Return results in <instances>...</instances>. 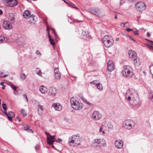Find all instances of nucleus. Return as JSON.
I'll list each match as a JSON object with an SVG mask.
<instances>
[{
  "label": "nucleus",
  "mask_w": 153,
  "mask_h": 153,
  "mask_svg": "<svg viewBox=\"0 0 153 153\" xmlns=\"http://www.w3.org/2000/svg\"><path fill=\"white\" fill-rule=\"evenodd\" d=\"M70 102L72 107L76 110L81 109L83 107V104L80 100L76 97H72L71 99Z\"/></svg>",
  "instance_id": "1"
},
{
  "label": "nucleus",
  "mask_w": 153,
  "mask_h": 153,
  "mask_svg": "<svg viewBox=\"0 0 153 153\" xmlns=\"http://www.w3.org/2000/svg\"><path fill=\"white\" fill-rule=\"evenodd\" d=\"M123 68L124 70L121 72L122 74L127 79H130L133 76L131 68L129 66L125 65Z\"/></svg>",
  "instance_id": "2"
},
{
  "label": "nucleus",
  "mask_w": 153,
  "mask_h": 153,
  "mask_svg": "<svg viewBox=\"0 0 153 153\" xmlns=\"http://www.w3.org/2000/svg\"><path fill=\"white\" fill-rule=\"evenodd\" d=\"M80 139L79 134L74 135L69 138L68 143L70 145L74 146H78L80 144Z\"/></svg>",
  "instance_id": "3"
},
{
  "label": "nucleus",
  "mask_w": 153,
  "mask_h": 153,
  "mask_svg": "<svg viewBox=\"0 0 153 153\" xmlns=\"http://www.w3.org/2000/svg\"><path fill=\"white\" fill-rule=\"evenodd\" d=\"M102 42L105 47L108 48L112 46L114 43L113 39L111 36L105 35L102 39Z\"/></svg>",
  "instance_id": "4"
},
{
  "label": "nucleus",
  "mask_w": 153,
  "mask_h": 153,
  "mask_svg": "<svg viewBox=\"0 0 153 153\" xmlns=\"http://www.w3.org/2000/svg\"><path fill=\"white\" fill-rule=\"evenodd\" d=\"M89 12L92 14L100 18H102L105 16L104 13L98 8L90 9Z\"/></svg>",
  "instance_id": "5"
},
{
  "label": "nucleus",
  "mask_w": 153,
  "mask_h": 153,
  "mask_svg": "<svg viewBox=\"0 0 153 153\" xmlns=\"http://www.w3.org/2000/svg\"><path fill=\"white\" fill-rule=\"evenodd\" d=\"M3 4L9 7H14L17 5L18 2L17 0H1Z\"/></svg>",
  "instance_id": "6"
},
{
  "label": "nucleus",
  "mask_w": 153,
  "mask_h": 153,
  "mask_svg": "<svg viewBox=\"0 0 153 153\" xmlns=\"http://www.w3.org/2000/svg\"><path fill=\"white\" fill-rule=\"evenodd\" d=\"M124 127L126 129H129L133 128L135 124L134 121L131 120H126L124 121Z\"/></svg>",
  "instance_id": "7"
},
{
  "label": "nucleus",
  "mask_w": 153,
  "mask_h": 153,
  "mask_svg": "<svg viewBox=\"0 0 153 153\" xmlns=\"http://www.w3.org/2000/svg\"><path fill=\"white\" fill-rule=\"evenodd\" d=\"M135 8L138 11L142 12L145 10L146 8V5L144 3L140 2L136 4Z\"/></svg>",
  "instance_id": "8"
},
{
  "label": "nucleus",
  "mask_w": 153,
  "mask_h": 153,
  "mask_svg": "<svg viewBox=\"0 0 153 153\" xmlns=\"http://www.w3.org/2000/svg\"><path fill=\"white\" fill-rule=\"evenodd\" d=\"M140 100L138 95L135 93L133 97L132 101L130 102V104L133 105H135L138 104Z\"/></svg>",
  "instance_id": "9"
},
{
  "label": "nucleus",
  "mask_w": 153,
  "mask_h": 153,
  "mask_svg": "<svg viewBox=\"0 0 153 153\" xmlns=\"http://www.w3.org/2000/svg\"><path fill=\"white\" fill-rule=\"evenodd\" d=\"M134 91L131 89V90H129L128 91H127V94H130V96H129L127 97V96H126V99L127 101L129 102V103L130 104V102H131L132 101V99L134 95V94L135 93L134 92H133V91Z\"/></svg>",
  "instance_id": "10"
},
{
  "label": "nucleus",
  "mask_w": 153,
  "mask_h": 153,
  "mask_svg": "<svg viewBox=\"0 0 153 153\" xmlns=\"http://www.w3.org/2000/svg\"><path fill=\"white\" fill-rule=\"evenodd\" d=\"M3 27L4 29L8 30H11L12 27L11 23L9 21L7 20L3 22Z\"/></svg>",
  "instance_id": "11"
},
{
  "label": "nucleus",
  "mask_w": 153,
  "mask_h": 153,
  "mask_svg": "<svg viewBox=\"0 0 153 153\" xmlns=\"http://www.w3.org/2000/svg\"><path fill=\"white\" fill-rule=\"evenodd\" d=\"M101 114L98 111H94L92 114V118L94 120H98L101 118Z\"/></svg>",
  "instance_id": "12"
},
{
  "label": "nucleus",
  "mask_w": 153,
  "mask_h": 153,
  "mask_svg": "<svg viewBox=\"0 0 153 153\" xmlns=\"http://www.w3.org/2000/svg\"><path fill=\"white\" fill-rule=\"evenodd\" d=\"M128 54L130 57L133 60H135L137 58V53L136 52L133 50H130L129 51Z\"/></svg>",
  "instance_id": "13"
},
{
  "label": "nucleus",
  "mask_w": 153,
  "mask_h": 153,
  "mask_svg": "<svg viewBox=\"0 0 153 153\" xmlns=\"http://www.w3.org/2000/svg\"><path fill=\"white\" fill-rule=\"evenodd\" d=\"M128 54L130 57L133 60H135L137 58V53L136 52L133 50H130L129 51Z\"/></svg>",
  "instance_id": "14"
},
{
  "label": "nucleus",
  "mask_w": 153,
  "mask_h": 153,
  "mask_svg": "<svg viewBox=\"0 0 153 153\" xmlns=\"http://www.w3.org/2000/svg\"><path fill=\"white\" fill-rule=\"evenodd\" d=\"M45 134L47 137V143L49 145H52L55 141L54 138L50 137H48V133L47 132H45Z\"/></svg>",
  "instance_id": "15"
},
{
  "label": "nucleus",
  "mask_w": 153,
  "mask_h": 153,
  "mask_svg": "<svg viewBox=\"0 0 153 153\" xmlns=\"http://www.w3.org/2000/svg\"><path fill=\"white\" fill-rule=\"evenodd\" d=\"M56 93V89L54 87H51L49 88L48 94L52 97L55 96Z\"/></svg>",
  "instance_id": "16"
},
{
  "label": "nucleus",
  "mask_w": 153,
  "mask_h": 153,
  "mask_svg": "<svg viewBox=\"0 0 153 153\" xmlns=\"http://www.w3.org/2000/svg\"><path fill=\"white\" fill-rule=\"evenodd\" d=\"M115 145L117 148L121 149L123 147V142L122 140H117L115 142Z\"/></svg>",
  "instance_id": "17"
},
{
  "label": "nucleus",
  "mask_w": 153,
  "mask_h": 153,
  "mask_svg": "<svg viewBox=\"0 0 153 153\" xmlns=\"http://www.w3.org/2000/svg\"><path fill=\"white\" fill-rule=\"evenodd\" d=\"M107 69L108 70L111 72L114 69V66L113 64V62L112 61H109L107 64Z\"/></svg>",
  "instance_id": "18"
},
{
  "label": "nucleus",
  "mask_w": 153,
  "mask_h": 153,
  "mask_svg": "<svg viewBox=\"0 0 153 153\" xmlns=\"http://www.w3.org/2000/svg\"><path fill=\"white\" fill-rule=\"evenodd\" d=\"M81 36L82 38L85 39L90 38L91 37V36L88 31H83Z\"/></svg>",
  "instance_id": "19"
},
{
  "label": "nucleus",
  "mask_w": 153,
  "mask_h": 153,
  "mask_svg": "<svg viewBox=\"0 0 153 153\" xmlns=\"http://www.w3.org/2000/svg\"><path fill=\"white\" fill-rule=\"evenodd\" d=\"M101 140L100 139H95L92 144L94 146L97 147L100 146V144L101 143Z\"/></svg>",
  "instance_id": "20"
},
{
  "label": "nucleus",
  "mask_w": 153,
  "mask_h": 153,
  "mask_svg": "<svg viewBox=\"0 0 153 153\" xmlns=\"http://www.w3.org/2000/svg\"><path fill=\"white\" fill-rule=\"evenodd\" d=\"M52 106L56 110L60 111L62 109V106L59 103H54Z\"/></svg>",
  "instance_id": "21"
},
{
  "label": "nucleus",
  "mask_w": 153,
  "mask_h": 153,
  "mask_svg": "<svg viewBox=\"0 0 153 153\" xmlns=\"http://www.w3.org/2000/svg\"><path fill=\"white\" fill-rule=\"evenodd\" d=\"M31 15L30 12L29 10H26L23 13V16L24 17L27 18L30 17H31Z\"/></svg>",
  "instance_id": "22"
},
{
  "label": "nucleus",
  "mask_w": 153,
  "mask_h": 153,
  "mask_svg": "<svg viewBox=\"0 0 153 153\" xmlns=\"http://www.w3.org/2000/svg\"><path fill=\"white\" fill-rule=\"evenodd\" d=\"M39 91L42 93L44 94L47 92V88L43 85H41L39 88Z\"/></svg>",
  "instance_id": "23"
},
{
  "label": "nucleus",
  "mask_w": 153,
  "mask_h": 153,
  "mask_svg": "<svg viewBox=\"0 0 153 153\" xmlns=\"http://www.w3.org/2000/svg\"><path fill=\"white\" fill-rule=\"evenodd\" d=\"M37 108L38 109L39 115L41 116L42 114V111L43 110V106L39 105L37 106Z\"/></svg>",
  "instance_id": "24"
},
{
  "label": "nucleus",
  "mask_w": 153,
  "mask_h": 153,
  "mask_svg": "<svg viewBox=\"0 0 153 153\" xmlns=\"http://www.w3.org/2000/svg\"><path fill=\"white\" fill-rule=\"evenodd\" d=\"M49 38V41L50 42V44L53 46L55 45V42L53 39L51 37V36L49 33V36H48Z\"/></svg>",
  "instance_id": "25"
},
{
  "label": "nucleus",
  "mask_w": 153,
  "mask_h": 153,
  "mask_svg": "<svg viewBox=\"0 0 153 153\" xmlns=\"http://www.w3.org/2000/svg\"><path fill=\"white\" fill-rule=\"evenodd\" d=\"M9 19L12 23H13L15 21V19L13 14L12 13H10L9 14Z\"/></svg>",
  "instance_id": "26"
},
{
  "label": "nucleus",
  "mask_w": 153,
  "mask_h": 153,
  "mask_svg": "<svg viewBox=\"0 0 153 153\" xmlns=\"http://www.w3.org/2000/svg\"><path fill=\"white\" fill-rule=\"evenodd\" d=\"M35 16H34V15L32 14L31 15V17H29L28 19H29V21L30 22V23H32L33 21L35 22Z\"/></svg>",
  "instance_id": "27"
},
{
  "label": "nucleus",
  "mask_w": 153,
  "mask_h": 153,
  "mask_svg": "<svg viewBox=\"0 0 153 153\" xmlns=\"http://www.w3.org/2000/svg\"><path fill=\"white\" fill-rule=\"evenodd\" d=\"M97 88L100 91H101L103 89V86L100 83H98L96 85Z\"/></svg>",
  "instance_id": "28"
},
{
  "label": "nucleus",
  "mask_w": 153,
  "mask_h": 153,
  "mask_svg": "<svg viewBox=\"0 0 153 153\" xmlns=\"http://www.w3.org/2000/svg\"><path fill=\"white\" fill-rule=\"evenodd\" d=\"M139 59H138L137 58L135 60H133L134 61V64L135 65L137 66H139L140 64V62L139 61Z\"/></svg>",
  "instance_id": "29"
},
{
  "label": "nucleus",
  "mask_w": 153,
  "mask_h": 153,
  "mask_svg": "<svg viewBox=\"0 0 153 153\" xmlns=\"http://www.w3.org/2000/svg\"><path fill=\"white\" fill-rule=\"evenodd\" d=\"M149 94L150 100L153 102V91H150L149 92Z\"/></svg>",
  "instance_id": "30"
},
{
  "label": "nucleus",
  "mask_w": 153,
  "mask_h": 153,
  "mask_svg": "<svg viewBox=\"0 0 153 153\" xmlns=\"http://www.w3.org/2000/svg\"><path fill=\"white\" fill-rule=\"evenodd\" d=\"M21 113L24 117H26L27 116V113L25 112V111L23 109H21L20 111Z\"/></svg>",
  "instance_id": "31"
},
{
  "label": "nucleus",
  "mask_w": 153,
  "mask_h": 153,
  "mask_svg": "<svg viewBox=\"0 0 153 153\" xmlns=\"http://www.w3.org/2000/svg\"><path fill=\"white\" fill-rule=\"evenodd\" d=\"M54 72L55 75H57L58 74L60 73L59 71L58 68L56 67L54 68Z\"/></svg>",
  "instance_id": "32"
},
{
  "label": "nucleus",
  "mask_w": 153,
  "mask_h": 153,
  "mask_svg": "<svg viewBox=\"0 0 153 153\" xmlns=\"http://www.w3.org/2000/svg\"><path fill=\"white\" fill-rule=\"evenodd\" d=\"M10 87L13 90L16 92L17 91L16 87L12 83H11L10 84Z\"/></svg>",
  "instance_id": "33"
},
{
  "label": "nucleus",
  "mask_w": 153,
  "mask_h": 153,
  "mask_svg": "<svg viewBox=\"0 0 153 153\" xmlns=\"http://www.w3.org/2000/svg\"><path fill=\"white\" fill-rule=\"evenodd\" d=\"M107 126L108 127L109 129H112L113 126L111 124V123L110 122H108L107 124Z\"/></svg>",
  "instance_id": "34"
},
{
  "label": "nucleus",
  "mask_w": 153,
  "mask_h": 153,
  "mask_svg": "<svg viewBox=\"0 0 153 153\" xmlns=\"http://www.w3.org/2000/svg\"><path fill=\"white\" fill-rule=\"evenodd\" d=\"M24 130L26 131H28L29 132H30V131H32V133H33V132L31 129H29V127L27 126L24 127Z\"/></svg>",
  "instance_id": "35"
},
{
  "label": "nucleus",
  "mask_w": 153,
  "mask_h": 153,
  "mask_svg": "<svg viewBox=\"0 0 153 153\" xmlns=\"http://www.w3.org/2000/svg\"><path fill=\"white\" fill-rule=\"evenodd\" d=\"M8 115L10 117H12V118H13L15 117V114L12 111H10L8 112Z\"/></svg>",
  "instance_id": "36"
},
{
  "label": "nucleus",
  "mask_w": 153,
  "mask_h": 153,
  "mask_svg": "<svg viewBox=\"0 0 153 153\" xmlns=\"http://www.w3.org/2000/svg\"><path fill=\"white\" fill-rule=\"evenodd\" d=\"M36 72L38 75L41 76L40 75L41 74V70H39V68H36Z\"/></svg>",
  "instance_id": "37"
},
{
  "label": "nucleus",
  "mask_w": 153,
  "mask_h": 153,
  "mask_svg": "<svg viewBox=\"0 0 153 153\" xmlns=\"http://www.w3.org/2000/svg\"><path fill=\"white\" fill-rule=\"evenodd\" d=\"M55 78L57 79H59L61 77V73L58 74L57 75H55Z\"/></svg>",
  "instance_id": "38"
},
{
  "label": "nucleus",
  "mask_w": 153,
  "mask_h": 153,
  "mask_svg": "<svg viewBox=\"0 0 153 153\" xmlns=\"http://www.w3.org/2000/svg\"><path fill=\"white\" fill-rule=\"evenodd\" d=\"M150 71L153 78V66H151L150 68Z\"/></svg>",
  "instance_id": "39"
},
{
  "label": "nucleus",
  "mask_w": 153,
  "mask_h": 153,
  "mask_svg": "<svg viewBox=\"0 0 153 153\" xmlns=\"http://www.w3.org/2000/svg\"><path fill=\"white\" fill-rule=\"evenodd\" d=\"M68 4L69 6L73 7L74 6V4L71 2L69 1L68 2V3H67Z\"/></svg>",
  "instance_id": "40"
},
{
  "label": "nucleus",
  "mask_w": 153,
  "mask_h": 153,
  "mask_svg": "<svg viewBox=\"0 0 153 153\" xmlns=\"http://www.w3.org/2000/svg\"><path fill=\"white\" fill-rule=\"evenodd\" d=\"M82 101H84L85 103H87V104H88V105H91V103H90L88 102L87 101V100L85 99V98L82 99Z\"/></svg>",
  "instance_id": "41"
},
{
  "label": "nucleus",
  "mask_w": 153,
  "mask_h": 153,
  "mask_svg": "<svg viewBox=\"0 0 153 153\" xmlns=\"http://www.w3.org/2000/svg\"><path fill=\"white\" fill-rule=\"evenodd\" d=\"M26 76L25 74H23L20 76V78L22 79H24L26 78Z\"/></svg>",
  "instance_id": "42"
},
{
  "label": "nucleus",
  "mask_w": 153,
  "mask_h": 153,
  "mask_svg": "<svg viewBox=\"0 0 153 153\" xmlns=\"http://www.w3.org/2000/svg\"><path fill=\"white\" fill-rule=\"evenodd\" d=\"M51 29L53 31V33H54V35H55L56 37V38H57L58 37V36L55 30L53 28H51Z\"/></svg>",
  "instance_id": "43"
},
{
  "label": "nucleus",
  "mask_w": 153,
  "mask_h": 153,
  "mask_svg": "<svg viewBox=\"0 0 153 153\" xmlns=\"http://www.w3.org/2000/svg\"><path fill=\"white\" fill-rule=\"evenodd\" d=\"M103 129V128L102 127H100V129H99V132H102V133L103 134H105V131H102Z\"/></svg>",
  "instance_id": "44"
},
{
  "label": "nucleus",
  "mask_w": 153,
  "mask_h": 153,
  "mask_svg": "<svg viewBox=\"0 0 153 153\" xmlns=\"http://www.w3.org/2000/svg\"><path fill=\"white\" fill-rule=\"evenodd\" d=\"M2 106L3 109L5 111H6L7 110V106L6 104L5 103H3L2 105Z\"/></svg>",
  "instance_id": "45"
},
{
  "label": "nucleus",
  "mask_w": 153,
  "mask_h": 153,
  "mask_svg": "<svg viewBox=\"0 0 153 153\" xmlns=\"http://www.w3.org/2000/svg\"><path fill=\"white\" fill-rule=\"evenodd\" d=\"M97 80H93L90 83L91 84H92L96 85L97 83Z\"/></svg>",
  "instance_id": "46"
},
{
  "label": "nucleus",
  "mask_w": 153,
  "mask_h": 153,
  "mask_svg": "<svg viewBox=\"0 0 153 153\" xmlns=\"http://www.w3.org/2000/svg\"><path fill=\"white\" fill-rule=\"evenodd\" d=\"M23 98L24 99H25L26 100V102H27L28 101V100L27 99V97L26 94H24L23 95Z\"/></svg>",
  "instance_id": "47"
},
{
  "label": "nucleus",
  "mask_w": 153,
  "mask_h": 153,
  "mask_svg": "<svg viewBox=\"0 0 153 153\" xmlns=\"http://www.w3.org/2000/svg\"><path fill=\"white\" fill-rule=\"evenodd\" d=\"M7 118H8V120L9 121L12 122V117H10L9 115H7Z\"/></svg>",
  "instance_id": "48"
},
{
  "label": "nucleus",
  "mask_w": 153,
  "mask_h": 153,
  "mask_svg": "<svg viewBox=\"0 0 153 153\" xmlns=\"http://www.w3.org/2000/svg\"><path fill=\"white\" fill-rule=\"evenodd\" d=\"M138 30H137L136 31H134V34L135 35H138L139 33H138Z\"/></svg>",
  "instance_id": "49"
},
{
  "label": "nucleus",
  "mask_w": 153,
  "mask_h": 153,
  "mask_svg": "<svg viewBox=\"0 0 153 153\" xmlns=\"http://www.w3.org/2000/svg\"><path fill=\"white\" fill-rule=\"evenodd\" d=\"M148 47L150 49H153V47L150 45H148Z\"/></svg>",
  "instance_id": "50"
},
{
  "label": "nucleus",
  "mask_w": 153,
  "mask_h": 153,
  "mask_svg": "<svg viewBox=\"0 0 153 153\" xmlns=\"http://www.w3.org/2000/svg\"><path fill=\"white\" fill-rule=\"evenodd\" d=\"M36 53L37 54H39L40 56H41L42 55V54L40 53V52L39 51H38V50H36Z\"/></svg>",
  "instance_id": "51"
},
{
  "label": "nucleus",
  "mask_w": 153,
  "mask_h": 153,
  "mask_svg": "<svg viewBox=\"0 0 153 153\" xmlns=\"http://www.w3.org/2000/svg\"><path fill=\"white\" fill-rule=\"evenodd\" d=\"M146 40L148 42H151V43H150L151 45H153V41L150 40H149L148 39H146Z\"/></svg>",
  "instance_id": "52"
},
{
  "label": "nucleus",
  "mask_w": 153,
  "mask_h": 153,
  "mask_svg": "<svg viewBox=\"0 0 153 153\" xmlns=\"http://www.w3.org/2000/svg\"><path fill=\"white\" fill-rule=\"evenodd\" d=\"M127 36L129 38H130L131 40H132L133 41H134L136 42L135 40L134 39H133L131 37V36L128 35Z\"/></svg>",
  "instance_id": "53"
},
{
  "label": "nucleus",
  "mask_w": 153,
  "mask_h": 153,
  "mask_svg": "<svg viewBox=\"0 0 153 153\" xmlns=\"http://www.w3.org/2000/svg\"><path fill=\"white\" fill-rule=\"evenodd\" d=\"M39 148V145H36L35 147V149L36 150H38Z\"/></svg>",
  "instance_id": "54"
},
{
  "label": "nucleus",
  "mask_w": 153,
  "mask_h": 153,
  "mask_svg": "<svg viewBox=\"0 0 153 153\" xmlns=\"http://www.w3.org/2000/svg\"><path fill=\"white\" fill-rule=\"evenodd\" d=\"M126 30H127L128 32H129V31H132L133 30L132 29H130V28H127L126 29Z\"/></svg>",
  "instance_id": "55"
},
{
  "label": "nucleus",
  "mask_w": 153,
  "mask_h": 153,
  "mask_svg": "<svg viewBox=\"0 0 153 153\" xmlns=\"http://www.w3.org/2000/svg\"><path fill=\"white\" fill-rule=\"evenodd\" d=\"M58 141H57V142H60L62 141V140L59 138H58Z\"/></svg>",
  "instance_id": "56"
},
{
  "label": "nucleus",
  "mask_w": 153,
  "mask_h": 153,
  "mask_svg": "<svg viewBox=\"0 0 153 153\" xmlns=\"http://www.w3.org/2000/svg\"><path fill=\"white\" fill-rule=\"evenodd\" d=\"M48 135H49V136L50 137H53L54 138L55 137V135H53V136H52V135H51L50 134H48Z\"/></svg>",
  "instance_id": "57"
},
{
  "label": "nucleus",
  "mask_w": 153,
  "mask_h": 153,
  "mask_svg": "<svg viewBox=\"0 0 153 153\" xmlns=\"http://www.w3.org/2000/svg\"><path fill=\"white\" fill-rule=\"evenodd\" d=\"M128 22H125V23H121V26H122V24H123V25H125L126 24H127L128 23Z\"/></svg>",
  "instance_id": "58"
},
{
  "label": "nucleus",
  "mask_w": 153,
  "mask_h": 153,
  "mask_svg": "<svg viewBox=\"0 0 153 153\" xmlns=\"http://www.w3.org/2000/svg\"><path fill=\"white\" fill-rule=\"evenodd\" d=\"M17 118L19 122H20L22 121V120L21 119H20L19 117H17Z\"/></svg>",
  "instance_id": "59"
},
{
  "label": "nucleus",
  "mask_w": 153,
  "mask_h": 153,
  "mask_svg": "<svg viewBox=\"0 0 153 153\" xmlns=\"http://www.w3.org/2000/svg\"><path fill=\"white\" fill-rule=\"evenodd\" d=\"M2 42H4V40L1 37H0V43Z\"/></svg>",
  "instance_id": "60"
},
{
  "label": "nucleus",
  "mask_w": 153,
  "mask_h": 153,
  "mask_svg": "<svg viewBox=\"0 0 153 153\" xmlns=\"http://www.w3.org/2000/svg\"><path fill=\"white\" fill-rule=\"evenodd\" d=\"M4 84V82H1L0 83V85L2 86L4 85H3Z\"/></svg>",
  "instance_id": "61"
},
{
  "label": "nucleus",
  "mask_w": 153,
  "mask_h": 153,
  "mask_svg": "<svg viewBox=\"0 0 153 153\" xmlns=\"http://www.w3.org/2000/svg\"><path fill=\"white\" fill-rule=\"evenodd\" d=\"M3 13V12L2 10H1L0 9V15L2 14Z\"/></svg>",
  "instance_id": "62"
},
{
  "label": "nucleus",
  "mask_w": 153,
  "mask_h": 153,
  "mask_svg": "<svg viewBox=\"0 0 153 153\" xmlns=\"http://www.w3.org/2000/svg\"><path fill=\"white\" fill-rule=\"evenodd\" d=\"M4 42H6L7 41V38H4Z\"/></svg>",
  "instance_id": "63"
},
{
  "label": "nucleus",
  "mask_w": 153,
  "mask_h": 153,
  "mask_svg": "<svg viewBox=\"0 0 153 153\" xmlns=\"http://www.w3.org/2000/svg\"><path fill=\"white\" fill-rule=\"evenodd\" d=\"M3 112L4 114H5L7 116V115H8V114H7V112L6 111H3Z\"/></svg>",
  "instance_id": "64"
}]
</instances>
